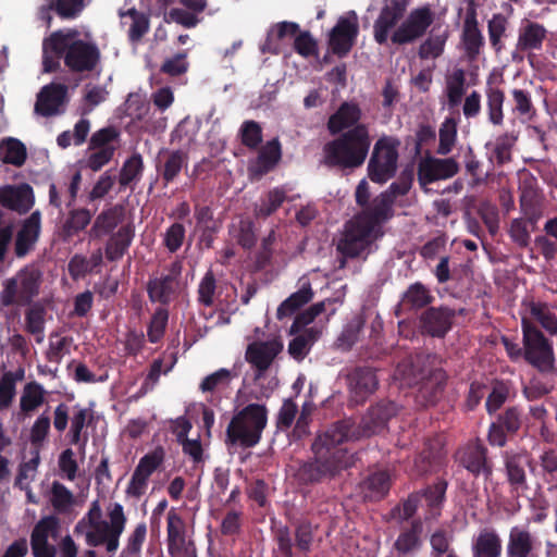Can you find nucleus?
Here are the masks:
<instances>
[{"mask_svg": "<svg viewBox=\"0 0 557 557\" xmlns=\"http://www.w3.org/2000/svg\"><path fill=\"white\" fill-rule=\"evenodd\" d=\"M231 234L244 248H251L256 243L253 222L249 219H240L233 223Z\"/></svg>", "mask_w": 557, "mask_h": 557, "instance_id": "13d9d810", "label": "nucleus"}, {"mask_svg": "<svg viewBox=\"0 0 557 557\" xmlns=\"http://www.w3.org/2000/svg\"><path fill=\"white\" fill-rule=\"evenodd\" d=\"M109 520H102V509L98 499L91 502L89 510L76 523L74 531L85 536L88 546H106L109 554H114L120 547L127 518L120 503L110 504L107 508Z\"/></svg>", "mask_w": 557, "mask_h": 557, "instance_id": "20e7f679", "label": "nucleus"}, {"mask_svg": "<svg viewBox=\"0 0 557 557\" xmlns=\"http://www.w3.org/2000/svg\"><path fill=\"white\" fill-rule=\"evenodd\" d=\"M524 358L540 372L554 370L555 357L550 343L543 333L527 319H522Z\"/></svg>", "mask_w": 557, "mask_h": 557, "instance_id": "1a4fd4ad", "label": "nucleus"}, {"mask_svg": "<svg viewBox=\"0 0 557 557\" xmlns=\"http://www.w3.org/2000/svg\"><path fill=\"white\" fill-rule=\"evenodd\" d=\"M313 293L309 282H304L301 287L285 299L277 308L276 317L283 318L293 314L298 308L312 299Z\"/></svg>", "mask_w": 557, "mask_h": 557, "instance_id": "4c0bfd02", "label": "nucleus"}, {"mask_svg": "<svg viewBox=\"0 0 557 557\" xmlns=\"http://www.w3.org/2000/svg\"><path fill=\"white\" fill-rule=\"evenodd\" d=\"M473 557H499L502 540L492 529H483L472 543Z\"/></svg>", "mask_w": 557, "mask_h": 557, "instance_id": "c85d7f7f", "label": "nucleus"}, {"mask_svg": "<svg viewBox=\"0 0 557 557\" xmlns=\"http://www.w3.org/2000/svg\"><path fill=\"white\" fill-rule=\"evenodd\" d=\"M45 310L40 307H33L27 310L25 315V326L27 332L35 336L38 344L45 339Z\"/></svg>", "mask_w": 557, "mask_h": 557, "instance_id": "6e6d98bb", "label": "nucleus"}, {"mask_svg": "<svg viewBox=\"0 0 557 557\" xmlns=\"http://www.w3.org/2000/svg\"><path fill=\"white\" fill-rule=\"evenodd\" d=\"M282 349L283 343L276 337L255 341L247 346L245 359L255 369L256 380L263 375Z\"/></svg>", "mask_w": 557, "mask_h": 557, "instance_id": "f8f14e48", "label": "nucleus"}, {"mask_svg": "<svg viewBox=\"0 0 557 557\" xmlns=\"http://www.w3.org/2000/svg\"><path fill=\"white\" fill-rule=\"evenodd\" d=\"M124 218V208L115 205L100 212L89 231L90 238H100L110 234Z\"/></svg>", "mask_w": 557, "mask_h": 557, "instance_id": "393cba45", "label": "nucleus"}, {"mask_svg": "<svg viewBox=\"0 0 557 557\" xmlns=\"http://www.w3.org/2000/svg\"><path fill=\"white\" fill-rule=\"evenodd\" d=\"M547 30L539 23L527 21L518 33L516 49L512 52L513 60H522L524 53L540 50L546 39Z\"/></svg>", "mask_w": 557, "mask_h": 557, "instance_id": "dca6fc26", "label": "nucleus"}, {"mask_svg": "<svg viewBox=\"0 0 557 557\" xmlns=\"http://www.w3.org/2000/svg\"><path fill=\"white\" fill-rule=\"evenodd\" d=\"M442 458L441 443L436 442L435 446H431L429 451H424L416 460L414 467L418 473L423 474L430 472L440 462Z\"/></svg>", "mask_w": 557, "mask_h": 557, "instance_id": "69168bd1", "label": "nucleus"}, {"mask_svg": "<svg viewBox=\"0 0 557 557\" xmlns=\"http://www.w3.org/2000/svg\"><path fill=\"white\" fill-rule=\"evenodd\" d=\"M40 234V213L33 212L23 223L18 230L15 243L14 252L16 257L23 258L28 255L34 248Z\"/></svg>", "mask_w": 557, "mask_h": 557, "instance_id": "412c9836", "label": "nucleus"}, {"mask_svg": "<svg viewBox=\"0 0 557 557\" xmlns=\"http://www.w3.org/2000/svg\"><path fill=\"white\" fill-rule=\"evenodd\" d=\"M59 533V522L54 517L41 519L34 528L30 545L34 557H55V547L49 539L55 540Z\"/></svg>", "mask_w": 557, "mask_h": 557, "instance_id": "ddd939ff", "label": "nucleus"}, {"mask_svg": "<svg viewBox=\"0 0 557 557\" xmlns=\"http://www.w3.org/2000/svg\"><path fill=\"white\" fill-rule=\"evenodd\" d=\"M393 205L389 196L382 193L360 214H367L370 223L382 231V224L393 215Z\"/></svg>", "mask_w": 557, "mask_h": 557, "instance_id": "2f4dec72", "label": "nucleus"}, {"mask_svg": "<svg viewBox=\"0 0 557 557\" xmlns=\"http://www.w3.org/2000/svg\"><path fill=\"white\" fill-rule=\"evenodd\" d=\"M181 270L182 265L175 262L171 265L168 274L149 281L147 290L151 301L168 304L172 299L178 286Z\"/></svg>", "mask_w": 557, "mask_h": 557, "instance_id": "a211bd4d", "label": "nucleus"}, {"mask_svg": "<svg viewBox=\"0 0 557 557\" xmlns=\"http://www.w3.org/2000/svg\"><path fill=\"white\" fill-rule=\"evenodd\" d=\"M405 7L397 1L385 4L373 25V35L377 44H386L388 39L394 45H407L421 38L433 23L434 14L428 5L410 11L403 18Z\"/></svg>", "mask_w": 557, "mask_h": 557, "instance_id": "7ed1b4c3", "label": "nucleus"}, {"mask_svg": "<svg viewBox=\"0 0 557 557\" xmlns=\"http://www.w3.org/2000/svg\"><path fill=\"white\" fill-rule=\"evenodd\" d=\"M512 98V112L516 113L522 122H530L536 115V109L532 102L531 94L527 90L513 88L510 91Z\"/></svg>", "mask_w": 557, "mask_h": 557, "instance_id": "c03bdc74", "label": "nucleus"}, {"mask_svg": "<svg viewBox=\"0 0 557 557\" xmlns=\"http://www.w3.org/2000/svg\"><path fill=\"white\" fill-rule=\"evenodd\" d=\"M46 391L37 382L27 383L20 398V409L25 416H29L45 403Z\"/></svg>", "mask_w": 557, "mask_h": 557, "instance_id": "ea45409f", "label": "nucleus"}, {"mask_svg": "<svg viewBox=\"0 0 557 557\" xmlns=\"http://www.w3.org/2000/svg\"><path fill=\"white\" fill-rule=\"evenodd\" d=\"M462 42L469 58L474 59L480 53L484 38L478 27L474 14H468L465 18Z\"/></svg>", "mask_w": 557, "mask_h": 557, "instance_id": "473e14b6", "label": "nucleus"}, {"mask_svg": "<svg viewBox=\"0 0 557 557\" xmlns=\"http://www.w3.org/2000/svg\"><path fill=\"white\" fill-rule=\"evenodd\" d=\"M168 550L172 557H197L195 543L187 533L169 541Z\"/></svg>", "mask_w": 557, "mask_h": 557, "instance_id": "e2e57ef3", "label": "nucleus"}, {"mask_svg": "<svg viewBox=\"0 0 557 557\" xmlns=\"http://www.w3.org/2000/svg\"><path fill=\"white\" fill-rule=\"evenodd\" d=\"M457 140V121L454 117H446L438 129L437 153L446 156L451 152Z\"/></svg>", "mask_w": 557, "mask_h": 557, "instance_id": "a18cd8bd", "label": "nucleus"}, {"mask_svg": "<svg viewBox=\"0 0 557 557\" xmlns=\"http://www.w3.org/2000/svg\"><path fill=\"white\" fill-rule=\"evenodd\" d=\"M531 317L536 320L549 334H557V317L553 309L544 302H531Z\"/></svg>", "mask_w": 557, "mask_h": 557, "instance_id": "8fccbe9b", "label": "nucleus"}, {"mask_svg": "<svg viewBox=\"0 0 557 557\" xmlns=\"http://www.w3.org/2000/svg\"><path fill=\"white\" fill-rule=\"evenodd\" d=\"M536 539L523 527L509 531L506 553L508 557H536Z\"/></svg>", "mask_w": 557, "mask_h": 557, "instance_id": "4be33fe9", "label": "nucleus"}, {"mask_svg": "<svg viewBox=\"0 0 557 557\" xmlns=\"http://www.w3.org/2000/svg\"><path fill=\"white\" fill-rule=\"evenodd\" d=\"M347 381L350 398L357 404L364 401L379 385L376 374L370 368L355 369L348 374Z\"/></svg>", "mask_w": 557, "mask_h": 557, "instance_id": "6ab92c4d", "label": "nucleus"}, {"mask_svg": "<svg viewBox=\"0 0 557 557\" xmlns=\"http://www.w3.org/2000/svg\"><path fill=\"white\" fill-rule=\"evenodd\" d=\"M134 237V230L131 224L123 225L108 239L104 253L109 261L120 260L129 248Z\"/></svg>", "mask_w": 557, "mask_h": 557, "instance_id": "a878e982", "label": "nucleus"}, {"mask_svg": "<svg viewBox=\"0 0 557 557\" xmlns=\"http://www.w3.org/2000/svg\"><path fill=\"white\" fill-rule=\"evenodd\" d=\"M397 146L398 143L389 137L375 143L368 165L371 181L382 184L394 176L398 159Z\"/></svg>", "mask_w": 557, "mask_h": 557, "instance_id": "9d476101", "label": "nucleus"}, {"mask_svg": "<svg viewBox=\"0 0 557 557\" xmlns=\"http://www.w3.org/2000/svg\"><path fill=\"white\" fill-rule=\"evenodd\" d=\"M164 459V451L162 448H156L153 451L146 454L140 458L135 471L150 478V475L160 467Z\"/></svg>", "mask_w": 557, "mask_h": 557, "instance_id": "338daca9", "label": "nucleus"}, {"mask_svg": "<svg viewBox=\"0 0 557 557\" xmlns=\"http://www.w3.org/2000/svg\"><path fill=\"white\" fill-rule=\"evenodd\" d=\"M454 311L448 308H430L420 317L423 333L433 337H443L451 327Z\"/></svg>", "mask_w": 557, "mask_h": 557, "instance_id": "aec40b11", "label": "nucleus"}, {"mask_svg": "<svg viewBox=\"0 0 557 557\" xmlns=\"http://www.w3.org/2000/svg\"><path fill=\"white\" fill-rule=\"evenodd\" d=\"M234 377L235 374L232 371L222 368L207 375L201 381L199 388L202 393L221 391L228 387Z\"/></svg>", "mask_w": 557, "mask_h": 557, "instance_id": "864d4df0", "label": "nucleus"}, {"mask_svg": "<svg viewBox=\"0 0 557 557\" xmlns=\"http://www.w3.org/2000/svg\"><path fill=\"white\" fill-rule=\"evenodd\" d=\"M91 216V212L85 208L70 211L62 226L63 239L69 240L71 237L85 230V227L90 223Z\"/></svg>", "mask_w": 557, "mask_h": 557, "instance_id": "79ce46f5", "label": "nucleus"}, {"mask_svg": "<svg viewBox=\"0 0 557 557\" xmlns=\"http://www.w3.org/2000/svg\"><path fill=\"white\" fill-rule=\"evenodd\" d=\"M40 463V455L38 449L30 451L28 460L23 461L18 467V473L15 479V486L20 488H27L28 485L35 480L37 469Z\"/></svg>", "mask_w": 557, "mask_h": 557, "instance_id": "3c124183", "label": "nucleus"}, {"mask_svg": "<svg viewBox=\"0 0 557 557\" xmlns=\"http://www.w3.org/2000/svg\"><path fill=\"white\" fill-rule=\"evenodd\" d=\"M267 413L265 406L259 404L243 408L232 418L226 429L227 442L242 447L256 446L267 425Z\"/></svg>", "mask_w": 557, "mask_h": 557, "instance_id": "423d86ee", "label": "nucleus"}, {"mask_svg": "<svg viewBox=\"0 0 557 557\" xmlns=\"http://www.w3.org/2000/svg\"><path fill=\"white\" fill-rule=\"evenodd\" d=\"M504 102L505 94L497 87L486 89L485 112L487 121L494 126H500L504 123Z\"/></svg>", "mask_w": 557, "mask_h": 557, "instance_id": "e433bc0d", "label": "nucleus"}, {"mask_svg": "<svg viewBox=\"0 0 557 557\" xmlns=\"http://www.w3.org/2000/svg\"><path fill=\"white\" fill-rule=\"evenodd\" d=\"M119 132L114 127H104L95 132L89 140L84 165L97 172L108 164L116 150Z\"/></svg>", "mask_w": 557, "mask_h": 557, "instance_id": "9b49d317", "label": "nucleus"}, {"mask_svg": "<svg viewBox=\"0 0 557 557\" xmlns=\"http://www.w3.org/2000/svg\"><path fill=\"white\" fill-rule=\"evenodd\" d=\"M358 34V17L351 11L338 20L330 35V47L335 54L345 55L351 49Z\"/></svg>", "mask_w": 557, "mask_h": 557, "instance_id": "4468645a", "label": "nucleus"}, {"mask_svg": "<svg viewBox=\"0 0 557 557\" xmlns=\"http://www.w3.org/2000/svg\"><path fill=\"white\" fill-rule=\"evenodd\" d=\"M383 232L370 223L367 214H358L346 225L337 244V250L344 258H356L371 251L373 243Z\"/></svg>", "mask_w": 557, "mask_h": 557, "instance_id": "0eeeda50", "label": "nucleus"}, {"mask_svg": "<svg viewBox=\"0 0 557 557\" xmlns=\"http://www.w3.org/2000/svg\"><path fill=\"white\" fill-rule=\"evenodd\" d=\"M446 42V37L442 35L430 36L419 47V57L425 60H433L438 58L443 51Z\"/></svg>", "mask_w": 557, "mask_h": 557, "instance_id": "774afa93", "label": "nucleus"}, {"mask_svg": "<svg viewBox=\"0 0 557 557\" xmlns=\"http://www.w3.org/2000/svg\"><path fill=\"white\" fill-rule=\"evenodd\" d=\"M0 159L4 163L21 166L26 159V148L20 140L8 138L0 144Z\"/></svg>", "mask_w": 557, "mask_h": 557, "instance_id": "09e8293b", "label": "nucleus"}, {"mask_svg": "<svg viewBox=\"0 0 557 557\" xmlns=\"http://www.w3.org/2000/svg\"><path fill=\"white\" fill-rule=\"evenodd\" d=\"M41 271L34 264L21 269L16 275L4 283L1 300L4 305H26L38 294Z\"/></svg>", "mask_w": 557, "mask_h": 557, "instance_id": "6e6552de", "label": "nucleus"}, {"mask_svg": "<svg viewBox=\"0 0 557 557\" xmlns=\"http://www.w3.org/2000/svg\"><path fill=\"white\" fill-rule=\"evenodd\" d=\"M67 87L63 84L45 86L37 96L35 113L42 116H52L63 111Z\"/></svg>", "mask_w": 557, "mask_h": 557, "instance_id": "f3484780", "label": "nucleus"}, {"mask_svg": "<svg viewBox=\"0 0 557 557\" xmlns=\"http://www.w3.org/2000/svg\"><path fill=\"white\" fill-rule=\"evenodd\" d=\"M462 466L473 474L490 473L486 466L485 448L479 444H472L460 451Z\"/></svg>", "mask_w": 557, "mask_h": 557, "instance_id": "f704fd0d", "label": "nucleus"}, {"mask_svg": "<svg viewBox=\"0 0 557 557\" xmlns=\"http://www.w3.org/2000/svg\"><path fill=\"white\" fill-rule=\"evenodd\" d=\"M94 420V412L89 408L75 406L70 418L69 436L71 444L77 445L82 450L88 442L87 426Z\"/></svg>", "mask_w": 557, "mask_h": 557, "instance_id": "b1692460", "label": "nucleus"}, {"mask_svg": "<svg viewBox=\"0 0 557 557\" xmlns=\"http://www.w3.org/2000/svg\"><path fill=\"white\" fill-rule=\"evenodd\" d=\"M144 162L139 153H134L123 164L119 183L122 187L129 186L139 182L143 175Z\"/></svg>", "mask_w": 557, "mask_h": 557, "instance_id": "49530a36", "label": "nucleus"}, {"mask_svg": "<svg viewBox=\"0 0 557 557\" xmlns=\"http://www.w3.org/2000/svg\"><path fill=\"white\" fill-rule=\"evenodd\" d=\"M186 165L187 154L185 152L180 150L169 152L164 160L162 172L163 180L172 182Z\"/></svg>", "mask_w": 557, "mask_h": 557, "instance_id": "052dcab7", "label": "nucleus"}, {"mask_svg": "<svg viewBox=\"0 0 557 557\" xmlns=\"http://www.w3.org/2000/svg\"><path fill=\"white\" fill-rule=\"evenodd\" d=\"M517 141V136L512 133L499 135L493 148V157L498 164L507 163L511 160V150Z\"/></svg>", "mask_w": 557, "mask_h": 557, "instance_id": "bf43d9fd", "label": "nucleus"}, {"mask_svg": "<svg viewBox=\"0 0 557 557\" xmlns=\"http://www.w3.org/2000/svg\"><path fill=\"white\" fill-rule=\"evenodd\" d=\"M361 109L355 102H343L339 108L329 117L327 129L336 135L346 129L349 131L360 125Z\"/></svg>", "mask_w": 557, "mask_h": 557, "instance_id": "5701e85b", "label": "nucleus"}, {"mask_svg": "<svg viewBox=\"0 0 557 557\" xmlns=\"http://www.w3.org/2000/svg\"><path fill=\"white\" fill-rule=\"evenodd\" d=\"M444 387V374L442 371H435L431 377L426 379L419 388L418 399L424 405H433L441 396Z\"/></svg>", "mask_w": 557, "mask_h": 557, "instance_id": "37998d69", "label": "nucleus"}, {"mask_svg": "<svg viewBox=\"0 0 557 557\" xmlns=\"http://www.w3.org/2000/svg\"><path fill=\"white\" fill-rule=\"evenodd\" d=\"M432 301L431 290L422 283L416 282L404 292L397 311L418 310Z\"/></svg>", "mask_w": 557, "mask_h": 557, "instance_id": "cd10ccee", "label": "nucleus"}, {"mask_svg": "<svg viewBox=\"0 0 557 557\" xmlns=\"http://www.w3.org/2000/svg\"><path fill=\"white\" fill-rule=\"evenodd\" d=\"M396 412L397 406L393 401L383 400L367 411L359 425H356L351 419L332 424L313 442L314 460L301 466L300 479L306 482H318L350 467L354 463V456L338 445L381 433Z\"/></svg>", "mask_w": 557, "mask_h": 557, "instance_id": "f257e3e1", "label": "nucleus"}, {"mask_svg": "<svg viewBox=\"0 0 557 557\" xmlns=\"http://www.w3.org/2000/svg\"><path fill=\"white\" fill-rule=\"evenodd\" d=\"M60 57L72 72L84 73L98 67L101 53L90 33L65 28L53 32L44 40V71H54L59 66Z\"/></svg>", "mask_w": 557, "mask_h": 557, "instance_id": "f03ea898", "label": "nucleus"}, {"mask_svg": "<svg viewBox=\"0 0 557 557\" xmlns=\"http://www.w3.org/2000/svg\"><path fill=\"white\" fill-rule=\"evenodd\" d=\"M552 372H541L532 377L529 385L524 388V393L529 398H540L554 389L555 382Z\"/></svg>", "mask_w": 557, "mask_h": 557, "instance_id": "5fc2aeb1", "label": "nucleus"}, {"mask_svg": "<svg viewBox=\"0 0 557 557\" xmlns=\"http://www.w3.org/2000/svg\"><path fill=\"white\" fill-rule=\"evenodd\" d=\"M527 462V456L522 454H505V466L508 481L517 492L524 491L528 487L523 468Z\"/></svg>", "mask_w": 557, "mask_h": 557, "instance_id": "7c9ffc66", "label": "nucleus"}, {"mask_svg": "<svg viewBox=\"0 0 557 557\" xmlns=\"http://www.w3.org/2000/svg\"><path fill=\"white\" fill-rule=\"evenodd\" d=\"M168 320V310L164 308H158L151 318L147 333L151 343H158L163 337Z\"/></svg>", "mask_w": 557, "mask_h": 557, "instance_id": "0e129e2a", "label": "nucleus"}, {"mask_svg": "<svg viewBox=\"0 0 557 557\" xmlns=\"http://www.w3.org/2000/svg\"><path fill=\"white\" fill-rule=\"evenodd\" d=\"M466 91V76L462 70L454 71L446 81L447 102L450 108L460 104Z\"/></svg>", "mask_w": 557, "mask_h": 557, "instance_id": "de8ad7c7", "label": "nucleus"}, {"mask_svg": "<svg viewBox=\"0 0 557 557\" xmlns=\"http://www.w3.org/2000/svg\"><path fill=\"white\" fill-rule=\"evenodd\" d=\"M459 171V164L454 158H425L419 164L418 178L421 185L435 181L448 180Z\"/></svg>", "mask_w": 557, "mask_h": 557, "instance_id": "2eb2a0df", "label": "nucleus"}, {"mask_svg": "<svg viewBox=\"0 0 557 557\" xmlns=\"http://www.w3.org/2000/svg\"><path fill=\"white\" fill-rule=\"evenodd\" d=\"M286 198L282 189L274 188L255 206V214L257 218H267L271 215L284 202Z\"/></svg>", "mask_w": 557, "mask_h": 557, "instance_id": "4d7b16f0", "label": "nucleus"}, {"mask_svg": "<svg viewBox=\"0 0 557 557\" xmlns=\"http://www.w3.org/2000/svg\"><path fill=\"white\" fill-rule=\"evenodd\" d=\"M71 343V337L60 336L58 333H52L49 337V347L47 350L48 360L59 363L62 358L70 352Z\"/></svg>", "mask_w": 557, "mask_h": 557, "instance_id": "680f3d73", "label": "nucleus"}, {"mask_svg": "<svg viewBox=\"0 0 557 557\" xmlns=\"http://www.w3.org/2000/svg\"><path fill=\"white\" fill-rule=\"evenodd\" d=\"M370 146L371 138L368 126L366 124L357 125L324 145V163L345 169L358 168L364 162Z\"/></svg>", "mask_w": 557, "mask_h": 557, "instance_id": "39448f33", "label": "nucleus"}, {"mask_svg": "<svg viewBox=\"0 0 557 557\" xmlns=\"http://www.w3.org/2000/svg\"><path fill=\"white\" fill-rule=\"evenodd\" d=\"M320 334L321 329L312 326L295 336L288 345L289 355L295 360L301 361L308 355L312 344L318 339Z\"/></svg>", "mask_w": 557, "mask_h": 557, "instance_id": "c9c22d12", "label": "nucleus"}, {"mask_svg": "<svg viewBox=\"0 0 557 557\" xmlns=\"http://www.w3.org/2000/svg\"><path fill=\"white\" fill-rule=\"evenodd\" d=\"M389 483L391 478L386 471H376L360 484V488L366 499L375 500L386 495Z\"/></svg>", "mask_w": 557, "mask_h": 557, "instance_id": "72a5a7b5", "label": "nucleus"}, {"mask_svg": "<svg viewBox=\"0 0 557 557\" xmlns=\"http://www.w3.org/2000/svg\"><path fill=\"white\" fill-rule=\"evenodd\" d=\"M281 159V145L277 139L268 141L260 150L255 162L249 166V171L255 176H262L271 171Z\"/></svg>", "mask_w": 557, "mask_h": 557, "instance_id": "bb28decb", "label": "nucleus"}, {"mask_svg": "<svg viewBox=\"0 0 557 557\" xmlns=\"http://www.w3.org/2000/svg\"><path fill=\"white\" fill-rule=\"evenodd\" d=\"M121 17L122 24L128 27V38L134 44L138 42L149 29V18L147 15L135 9L121 14Z\"/></svg>", "mask_w": 557, "mask_h": 557, "instance_id": "58836bf2", "label": "nucleus"}, {"mask_svg": "<svg viewBox=\"0 0 557 557\" xmlns=\"http://www.w3.org/2000/svg\"><path fill=\"white\" fill-rule=\"evenodd\" d=\"M364 325L361 315H355L344 327L337 338V346L343 350L350 349L360 338V333Z\"/></svg>", "mask_w": 557, "mask_h": 557, "instance_id": "603ef678", "label": "nucleus"}, {"mask_svg": "<svg viewBox=\"0 0 557 557\" xmlns=\"http://www.w3.org/2000/svg\"><path fill=\"white\" fill-rule=\"evenodd\" d=\"M0 198L3 205L18 212H26L34 205L33 189L28 185L9 187L1 193Z\"/></svg>", "mask_w": 557, "mask_h": 557, "instance_id": "c756f323", "label": "nucleus"}, {"mask_svg": "<svg viewBox=\"0 0 557 557\" xmlns=\"http://www.w3.org/2000/svg\"><path fill=\"white\" fill-rule=\"evenodd\" d=\"M299 30V26L293 22H282L276 24L268 34V39L265 46L262 48V51H270L272 53H278L280 45L278 40H283L285 38H294Z\"/></svg>", "mask_w": 557, "mask_h": 557, "instance_id": "a19ab883", "label": "nucleus"}]
</instances>
